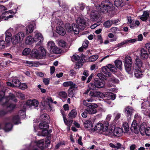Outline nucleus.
I'll return each mask as SVG.
<instances>
[{
  "mask_svg": "<svg viewBox=\"0 0 150 150\" xmlns=\"http://www.w3.org/2000/svg\"><path fill=\"white\" fill-rule=\"evenodd\" d=\"M96 7L100 13H104L112 11L114 8L113 4L108 0L103 1L100 4L96 5Z\"/></svg>",
  "mask_w": 150,
  "mask_h": 150,
  "instance_id": "1",
  "label": "nucleus"
},
{
  "mask_svg": "<svg viewBox=\"0 0 150 150\" xmlns=\"http://www.w3.org/2000/svg\"><path fill=\"white\" fill-rule=\"evenodd\" d=\"M5 88V87H3V90L0 91V103L2 105H6L7 103L10 99L15 101L17 100V99L15 98L14 96L12 94H10L9 96L4 97Z\"/></svg>",
  "mask_w": 150,
  "mask_h": 150,
  "instance_id": "2",
  "label": "nucleus"
},
{
  "mask_svg": "<svg viewBox=\"0 0 150 150\" xmlns=\"http://www.w3.org/2000/svg\"><path fill=\"white\" fill-rule=\"evenodd\" d=\"M24 37V33L22 32H20L11 37V41L13 45H16L21 42L23 40Z\"/></svg>",
  "mask_w": 150,
  "mask_h": 150,
  "instance_id": "3",
  "label": "nucleus"
},
{
  "mask_svg": "<svg viewBox=\"0 0 150 150\" xmlns=\"http://www.w3.org/2000/svg\"><path fill=\"white\" fill-rule=\"evenodd\" d=\"M145 123H143L140 126V127L138 126L137 123L135 120L133 121L131 127V130L132 132L135 134H138L139 132L144 131L146 127H145Z\"/></svg>",
  "mask_w": 150,
  "mask_h": 150,
  "instance_id": "4",
  "label": "nucleus"
},
{
  "mask_svg": "<svg viewBox=\"0 0 150 150\" xmlns=\"http://www.w3.org/2000/svg\"><path fill=\"white\" fill-rule=\"evenodd\" d=\"M105 84L104 81L100 79L95 80L94 83H90L88 84V87L89 89L96 90L97 88H103Z\"/></svg>",
  "mask_w": 150,
  "mask_h": 150,
  "instance_id": "5",
  "label": "nucleus"
},
{
  "mask_svg": "<svg viewBox=\"0 0 150 150\" xmlns=\"http://www.w3.org/2000/svg\"><path fill=\"white\" fill-rule=\"evenodd\" d=\"M132 59L131 57L128 55L125 57L124 62V65L125 70L128 74L133 73V70L132 67Z\"/></svg>",
  "mask_w": 150,
  "mask_h": 150,
  "instance_id": "6",
  "label": "nucleus"
},
{
  "mask_svg": "<svg viewBox=\"0 0 150 150\" xmlns=\"http://www.w3.org/2000/svg\"><path fill=\"white\" fill-rule=\"evenodd\" d=\"M117 69L114 65L110 64H108L106 67H104L102 68L103 74L106 77H109L111 75L110 72L108 71H109L115 72L117 71Z\"/></svg>",
  "mask_w": 150,
  "mask_h": 150,
  "instance_id": "7",
  "label": "nucleus"
},
{
  "mask_svg": "<svg viewBox=\"0 0 150 150\" xmlns=\"http://www.w3.org/2000/svg\"><path fill=\"white\" fill-rule=\"evenodd\" d=\"M76 23L79 32V29L83 30L86 26V21L82 17H79L76 19Z\"/></svg>",
  "mask_w": 150,
  "mask_h": 150,
  "instance_id": "8",
  "label": "nucleus"
},
{
  "mask_svg": "<svg viewBox=\"0 0 150 150\" xmlns=\"http://www.w3.org/2000/svg\"><path fill=\"white\" fill-rule=\"evenodd\" d=\"M65 28L68 32H71L72 31H73L75 34H79L78 28H77V25L75 23H72L71 27L69 24H66L65 25Z\"/></svg>",
  "mask_w": 150,
  "mask_h": 150,
  "instance_id": "9",
  "label": "nucleus"
},
{
  "mask_svg": "<svg viewBox=\"0 0 150 150\" xmlns=\"http://www.w3.org/2000/svg\"><path fill=\"white\" fill-rule=\"evenodd\" d=\"M98 107V105L96 103H92L91 105L86 108V110L88 112L89 114H94L97 112L96 108Z\"/></svg>",
  "mask_w": 150,
  "mask_h": 150,
  "instance_id": "10",
  "label": "nucleus"
},
{
  "mask_svg": "<svg viewBox=\"0 0 150 150\" xmlns=\"http://www.w3.org/2000/svg\"><path fill=\"white\" fill-rule=\"evenodd\" d=\"M43 37L41 33H38L35 35L33 40L36 43L37 45H39L41 44L43 41Z\"/></svg>",
  "mask_w": 150,
  "mask_h": 150,
  "instance_id": "11",
  "label": "nucleus"
},
{
  "mask_svg": "<svg viewBox=\"0 0 150 150\" xmlns=\"http://www.w3.org/2000/svg\"><path fill=\"white\" fill-rule=\"evenodd\" d=\"M143 65V63L142 61L137 57L135 59V64H133L132 69H141Z\"/></svg>",
  "mask_w": 150,
  "mask_h": 150,
  "instance_id": "12",
  "label": "nucleus"
},
{
  "mask_svg": "<svg viewBox=\"0 0 150 150\" xmlns=\"http://www.w3.org/2000/svg\"><path fill=\"white\" fill-rule=\"evenodd\" d=\"M9 14H13L14 15L15 13L11 10L5 11L2 15V19L6 20H8V19L13 17V15L11 14L9 15Z\"/></svg>",
  "mask_w": 150,
  "mask_h": 150,
  "instance_id": "13",
  "label": "nucleus"
},
{
  "mask_svg": "<svg viewBox=\"0 0 150 150\" xmlns=\"http://www.w3.org/2000/svg\"><path fill=\"white\" fill-rule=\"evenodd\" d=\"M98 97H99L101 98H103L105 97L106 96L104 94L101 93L99 92V93L98 94ZM106 95H107L106 97L108 98L107 99H109L110 100L111 99L112 100H114L115 98V94L111 93V92H107L106 94Z\"/></svg>",
  "mask_w": 150,
  "mask_h": 150,
  "instance_id": "14",
  "label": "nucleus"
},
{
  "mask_svg": "<svg viewBox=\"0 0 150 150\" xmlns=\"http://www.w3.org/2000/svg\"><path fill=\"white\" fill-rule=\"evenodd\" d=\"M109 146L111 147L117 149V150H125V146H122L120 143L118 142L114 144L110 143L109 144Z\"/></svg>",
  "mask_w": 150,
  "mask_h": 150,
  "instance_id": "15",
  "label": "nucleus"
},
{
  "mask_svg": "<svg viewBox=\"0 0 150 150\" xmlns=\"http://www.w3.org/2000/svg\"><path fill=\"white\" fill-rule=\"evenodd\" d=\"M109 125V123L107 122H105L103 124L102 131L103 132H105V134L106 135H111V133L112 132V130L108 129Z\"/></svg>",
  "mask_w": 150,
  "mask_h": 150,
  "instance_id": "16",
  "label": "nucleus"
},
{
  "mask_svg": "<svg viewBox=\"0 0 150 150\" xmlns=\"http://www.w3.org/2000/svg\"><path fill=\"white\" fill-rule=\"evenodd\" d=\"M26 104V105L29 107L33 106L36 107L38 106V102L37 100L35 99L33 100H29L27 101Z\"/></svg>",
  "mask_w": 150,
  "mask_h": 150,
  "instance_id": "17",
  "label": "nucleus"
},
{
  "mask_svg": "<svg viewBox=\"0 0 150 150\" xmlns=\"http://www.w3.org/2000/svg\"><path fill=\"white\" fill-rule=\"evenodd\" d=\"M140 57L142 59H144L148 58L149 55L146 49L142 48L140 50Z\"/></svg>",
  "mask_w": 150,
  "mask_h": 150,
  "instance_id": "18",
  "label": "nucleus"
},
{
  "mask_svg": "<svg viewBox=\"0 0 150 150\" xmlns=\"http://www.w3.org/2000/svg\"><path fill=\"white\" fill-rule=\"evenodd\" d=\"M134 111L133 108L130 106H128L125 108V113L127 117L129 118L131 117Z\"/></svg>",
  "mask_w": 150,
  "mask_h": 150,
  "instance_id": "19",
  "label": "nucleus"
},
{
  "mask_svg": "<svg viewBox=\"0 0 150 150\" xmlns=\"http://www.w3.org/2000/svg\"><path fill=\"white\" fill-rule=\"evenodd\" d=\"M112 132L113 133V134L114 135L116 136H120L123 133L122 129L119 127L115 128L113 132Z\"/></svg>",
  "mask_w": 150,
  "mask_h": 150,
  "instance_id": "20",
  "label": "nucleus"
},
{
  "mask_svg": "<svg viewBox=\"0 0 150 150\" xmlns=\"http://www.w3.org/2000/svg\"><path fill=\"white\" fill-rule=\"evenodd\" d=\"M40 51L41 52H40V54H38V52L37 50H35V52L36 54L35 57L37 59H40L41 57H43L46 55V51L43 48H41Z\"/></svg>",
  "mask_w": 150,
  "mask_h": 150,
  "instance_id": "21",
  "label": "nucleus"
},
{
  "mask_svg": "<svg viewBox=\"0 0 150 150\" xmlns=\"http://www.w3.org/2000/svg\"><path fill=\"white\" fill-rule=\"evenodd\" d=\"M44 141L43 140H40L37 144L36 147L33 150H42L43 148Z\"/></svg>",
  "mask_w": 150,
  "mask_h": 150,
  "instance_id": "22",
  "label": "nucleus"
},
{
  "mask_svg": "<svg viewBox=\"0 0 150 150\" xmlns=\"http://www.w3.org/2000/svg\"><path fill=\"white\" fill-rule=\"evenodd\" d=\"M149 13L147 11H144L142 16H139L140 19L143 21H146L149 17Z\"/></svg>",
  "mask_w": 150,
  "mask_h": 150,
  "instance_id": "23",
  "label": "nucleus"
},
{
  "mask_svg": "<svg viewBox=\"0 0 150 150\" xmlns=\"http://www.w3.org/2000/svg\"><path fill=\"white\" fill-rule=\"evenodd\" d=\"M56 31L57 33L62 36L64 35L66 33L64 29L60 25L57 27Z\"/></svg>",
  "mask_w": 150,
  "mask_h": 150,
  "instance_id": "24",
  "label": "nucleus"
},
{
  "mask_svg": "<svg viewBox=\"0 0 150 150\" xmlns=\"http://www.w3.org/2000/svg\"><path fill=\"white\" fill-rule=\"evenodd\" d=\"M133 72L134 71L135 76L137 78H140L142 77L143 74L141 69H133Z\"/></svg>",
  "mask_w": 150,
  "mask_h": 150,
  "instance_id": "25",
  "label": "nucleus"
},
{
  "mask_svg": "<svg viewBox=\"0 0 150 150\" xmlns=\"http://www.w3.org/2000/svg\"><path fill=\"white\" fill-rule=\"evenodd\" d=\"M49 115L46 114H43L40 117V120L41 121L43 122H45L48 123L49 121Z\"/></svg>",
  "mask_w": 150,
  "mask_h": 150,
  "instance_id": "26",
  "label": "nucleus"
},
{
  "mask_svg": "<svg viewBox=\"0 0 150 150\" xmlns=\"http://www.w3.org/2000/svg\"><path fill=\"white\" fill-rule=\"evenodd\" d=\"M77 114L76 111L75 110H72L68 115L69 118L71 119L75 118Z\"/></svg>",
  "mask_w": 150,
  "mask_h": 150,
  "instance_id": "27",
  "label": "nucleus"
},
{
  "mask_svg": "<svg viewBox=\"0 0 150 150\" xmlns=\"http://www.w3.org/2000/svg\"><path fill=\"white\" fill-rule=\"evenodd\" d=\"M34 28V26L32 24L28 25L26 28V33L27 34H29L33 32Z\"/></svg>",
  "mask_w": 150,
  "mask_h": 150,
  "instance_id": "28",
  "label": "nucleus"
},
{
  "mask_svg": "<svg viewBox=\"0 0 150 150\" xmlns=\"http://www.w3.org/2000/svg\"><path fill=\"white\" fill-rule=\"evenodd\" d=\"M114 4L115 6L117 8H121L124 5L122 0H115Z\"/></svg>",
  "mask_w": 150,
  "mask_h": 150,
  "instance_id": "29",
  "label": "nucleus"
},
{
  "mask_svg": "<svg viewBox=\"0 0 150 150\" xmlns=\"http://www.w3.org/2000/svg\"><path fill=\"white\" fill-rule=\"evenodd\" d=\"M12 120V122L15 124H17L21 123L19 117L18 115L14 116L13 117Z\"/></svg>",
  "mask_w": 150,
  "mask_h": 150,
  "instance_id": "30",
  "label": "nucleus"
},
{
  "mask_svg": "<svg viewBox=\"0 0 150 150\" xmlns=\"http://www.w3.org/2000/svg\"><path fill=\"white\" fill-rule=\"evenodd\" d=\"M84 126L86 128H91L93 126V125L91 121L87 120L84 122Z\"/></svg>",
  "mask_w": 150,
  "mask_h": 150,
  "instance_id": "31",
  "label": "nucleus"
},
{
  "mask_svg": "<svg viewBox=\"0 0 150 150\" xmlns=\"http://www.w3.org/2000/svg\"><path fill=\"white\" fill-rule=\"evenodd\" d=\"M122 130L123 132L127 133L129 130V127L128 123L127 122L124 123L122 125Z\"/></svg>",
  "mask_w": 150,
  "mask_h": 150,
  "instance_id": "32",
  "label": "nucleus"
},
{
  "mask_svg": "<svg viewBox=\"0 0 150 150\" xmlns=\"http://www.w3.org/2000/svg\"><path fill=\"white\" fill-rule=\"evenodd\" d=\"M96 11L95 10H93L91 11L90 15V17L93 20H95L97 18L98 16L96 13Z\"/></svg>",
  "mask_w": 150,
  "mask_h": 150,
  "instance_id": "33",
  "label": "nucleus"
},
{
  "mask_svg": "<svg viewBox=\"0 0 150 150\" xmlns=\"http://www.w3.org/2000/svg\"><path fill=\"white\" fill-rule=\"evenodd\" d=\"M47 123L43 122L40 123L39 125L40 128V129H46L48 128L49 125L47 124Z\"/></svg>",
  "mask_w": 150,
  "mask_h": 150,
  "instance_id": "34",
  "label": "nucleus"
},
{
  "mask_svg": "<svg viewBox=\"0 0 150 150\" xmlns=\"http://www.w3.org/2000/svg\"><path fill=\"white\" fill-rule=\"evenodd\" d=\"M12 127L13 125L11 123H7L4 128V129L6 132H8L11 130Z\"/></svg>",
  "mask_w": 150,
  "mask_h": 150,
  "instance_id": "35",
  "label": "nucleus"
},
{
  "mask_svg": "<svg viewBox=\"0 0 150 150\" xmlns=\"http://www.w3.org/2000/svg\"><path fill=\"white\" fill-rule=\"evenodd\" d=\"M55 46L54 42L52 41H49L47 43V47L48 49L51 51V50Z\"/></svg>",
  "mask_w": 150,
  "mask_h": 150,
  "instance_id": "36",
  "label": "nucleus"
},
{
  "mask_svg": "<svg viewBox=\"0 0 150 150\" xmlns=\"http://www.w3.org/2000/svg\"><path fill=\"white\" fill-rule=\"evenodd\" d=\"M115 64L116 67L120 69H122V62L120 60H116L115 62Z\"/></svg>",
  "mask_w": 150,
  "mask_h": 150,
  "instance_id": "37",
  "label": "nucleus"
},
{
  "mask_svg": "<svg viewBox=\"0 0 150 150\" xmlns=\"http://www.w3.org/2000/svg\"><path fill=\"white\" fill-rule=\"evenodd\" d=\"M112 24V21L108 20L104 22L103 25L105 28H108L110 27Z\"/></svg>",
  "mask_w": 150,
  "mask_h": 150,
  "instance_id": "38",
  "label": "nucleus"
},
{
  "mask_svg": "<svg viewBox=\"0 0 150 150\" xmlns=\"http://www.w3.org/2000/svg\"><path fill=\"white\" fill-rule=\"evenodd\" d=\"M12 82L13 85V87H18L21 83L20 81L16 78H13L12 80Z\"/></svg>",
  "mask_w": 150,
  "mask_h": 150,
  "instance_id": "39",
  "label": "nucleus"
},
{
  "mask_svg": "<svg viewBox=\"0 0 150 150\" xmlns=\"http://www.w3.org/2000/svg\"><path fill=\"white\" fill-rule=\"evenodd\" d=\"M59 46L65 48L67 47V44L66 42L62 40H60L58 43Z\"/></svg>",
  "mask_w": 150,
  "mask_h": 150,
  "instance_id": "40",
  "label": "nucleus"
},
{
  "mask_svg": "<svg viewBox=\"0 0 150 150\" xmlns=\"http://www.w3.org/2000/svg\"><path fill=\"white\" fill-rule=\"evenodd\" d=\"M51 51L52 52L55 54H59L61 52L62 50L59 49L57 47L55 46L54 47H53V48L51 50Z\"/></svg>",
  "mask_w": 150,
  "mask_h": 150,
  "instance_id": "41",
  "label": "nucleus"
},
{
  "mask_svg": "<svg viewBox=\"0 0 150 150\" xmlns=\"http://www.w3.org/2000/svg\"><path fill=\"white\" fill-rule=\"evenodd\" d=\"M15 107V105L13 104H10L7 107L6 111L8 112H11L13 110Z\"/></svg>",
  "mask_w": 150,
  "mask_h": 150,
  "instance_id": "42",
  "label": "nucleus"
},
{
  "mask_svg": "<svg viewBox=\"0 0 150 150\" xmlns=\"http://www.w3.org/2000/svg\"><path fill=\"white\" fill-rule=\"evenodd\" d=\"M99 93V92L91 91L90 92L89 95L92 97H98V94Z\"/></svg>",
  "mask_w": 150,
  "mask_h": 150,
  "instance_id": "43",
  "label": "nucleus"
},
{
  "mask_svg": "<svg viewBox=\"0 0 150 150\" xmlns=\"http://www.w3.org/2000/svg\"><path fill=\"white\" fill-rule=\"evenodd\" d=\"M83 74L84 75L81 77V79L83 81H84L86 79V77L89 75L88 71L86 70L83 72Z\"/></svg>",
  "mask_w": 150,
  "mask_h": 150,
  "instance_id": "44",
  "label": "nucleus"
},
{
  "mask_svg": "<svg viewBox=\"0 0 150 150\" xmlns=\"http://www.w3.org/2000/svg\"><path fill=\"white\" fill-rule=\"evenodd\" d=\"M103 124L102 123H99L95 126V129L98 131H100L102 130V127Z\"/></svg>",
  "mask_w": 150,
  "mask_h": 150,
  "instance_id": "45",
  "label": "nucleus"
},
{
  "mask_svg": "<svg viewBox=\"0 0 150 150\" xmlns=\"http://www.w3.org/2000/svg\"><path fill=\"white\" fill-rule=\"evenodd\" d=\"M98 56L97 55H95L91 56L89 58L90 62H94L96 61L98 58Z\"/></svg>",
  "mask_w": 150,
  "mask_h": 150,
  "instance_id": "46",
  "label": "nucleus"
},
{
  "mask_svg": "<svg viewBox=\"0 0 150 150\" xmlns=\"http://www.w3.org/2000/svg\"><path fill=\"white\" fill-rule=\"evenodd\" d=\"M18 115H19L21 118L23 119L26 116L25 112L23 110H20L18 112Z\"/></svg>",
  "mask_w": 150,
  "mask_h": 150,
  "instance_id": "47",
  "label": "nucleus"
},
{
  "mask_svg": "<svg viewBox=\"0 0 150 150\" xmlns=\"http://www.w3.org/2000/svg\"><path fill=\"white\" fill-rule=\"evenodd\" d=\"M30 49L29 48H25L23 52V54L24 55H27L30 52Z\"/></svg>",
  "mask_w": 150,
  "mask_h": 150,
  "instance_id": "48",
  "label": "nucleus"
},
{
  "mask_svg": "<svg viewBox=\"0 0 150 150\" xmlns=\"http://www.w3.org/2000/svg\"><path fill=\"white\" fill-rule=\"evenodd\" d=\"M80 57L77 55H73L71 57V59L73 62L78 61L80 59Z\"/></svg>",
  "mask_w": 150,
  "mask_h": 150,
  "instance_id": "49",
  "label": "nucleus"
},
{
  "mask_svg": "<svg viewBox=\"0 0 150 150\" xmlns=\"http://www.w3.org/2000/svg\"><path fill=\"white\" fill-rule=\"evenodd\" d=\"M33 40V38L30 36L27 37L26 39L25 43L27 44H29L31 43Z\"/></svg>",
  "mask_w": 150,
  "mask_h": 150,
  "instance_id": "50",
  "label": "nucleus"
},
{
  "mask_svg": "<svg viewBox=\"0 0 150 150\" xmlns=\"http://www.w3.org/2000/svg\"><path fill=\"white\" fill-rule=\"evenodd\" d=\"M59 96L63 98H66L67 96V93L65 91H62L59 92Z\"/></svg>",
  "mask_w": 150,
  "mask_h": 150,
  "instance_id": "51",
  "label": "nucleus"
},
{
  "mask_svg": "<svg viewBox=\"0 0 150 150\" xmlns=\"http://www.w3.org/2000/svg\"><path fill=\"white\" fill-rule=\"evenodd\" d=\"M20 89L24 90L27 88L28 87L27 85L25 83H20V85L18 86Z\"/></svg>",
  "mask_w": 150,
  "mask_h": 150,
  "instance_id": "52",
  "label": "nucleus"
},
{
  "mask_svg": "<svg viewBox=\"0 0 150 150\" xmlns=\"http://www.w3.org/2000/svg\"><path fill=\"white\" fill-rule=\"evenodd\" d=\"M77 85L74 83L73 82L71 81V83L70 84V88L69 89L70 90L71 89H75L77 88Z\"/></svg>",
  "mask_w": 150,
  "mask_h": 150,
  "instance_id": "53",
  "label": "nucleus"
},
{
  "mask_svg": "<svg viewBox=\"0 0 150 150\" xmlns=\"http://www.w3.org/2000/svg\"><path fill=\"white\" fill-rule=\"evenodd\" d=\"M8 113L6 110H0V117H3L6 115Z\"/></svg>",
  "mask_w": 150,
  "mask_h": 150,
  "instance_id": "54",
  "label": "nucleus"
},
{
  "mask_svg": "<svg viewBox=\"0 0 150 150\" xmlns=\"http://www.w3.org/2000/svg\"><path fill=\"white\" fill-rule=\"evenodd\" d=\"M5 47V41L2 40L0 41V49H4Z\"/></svg>",
  "mask_w": 150,
  "mask_h": 150,
  "instance_id": "55",
  "label": "nucleus"
},
{
  "mask_svg": "<svg viewBox=\"0 0 150 150\" xmlns=\"http://www.w3.org/2000/svg\"><path fill=\"white\" fill-rule=\"evenodd\" d=\"M137 40L136 39H128L125 40V42L126 44L131 43L134 42Z\"/></svg>",
  "mask_w": 150,
  "mask_h": 150,
  "instance_id": "56",
  "label": "nucleus"
},
{
  "mask_svg": "<svg viewBox=\"0 0 150 150\" xmlns=\"http://www.w3.org/2000/svg\"><path fill=\"white\" fill-rule=\"evenodd\" d=\"M42 80L43 82L45 85H47L49 84L50 81V79L43 78Z\"/></svg>",
  "mask_w": 150,
  "mask_h": 150,
  "instance_id": "57",
  "label": "nucleus"
},
{
  "mask_svg": "<svg viewBox=\"0 0 150 150\" xmlns=\"http://www.w3.org/2000/svg\"><path fill=\"white\" fill-rule=\"evenodd\" d=\"M78 7L79 8L80 10H83L85 8V5L83 3H79L78 4Z\"/></svg>",
  "mask_w": 150,
  "mask_h": 150,
  "instance_id": "58",
  "label": "nucleus"
},
{
  "mask_svg": "<svg viewBox=\"0 0 150 150\" xmlns=\"http://www.w3.org/2000/svg\"><path fill=\"white\" fill-rule=\"evenodd\" d=\"M88 40H85L83 43L82 47L86 49L88 46Z\"/></svg>",
  "mask_w": 150,
  "mask_h": 150,
  "instance_id": "59",
  "label": "nucleus"
},
{
  "mask_svg": "<svg viewBox=\"0 0 150 150\" xmlns=\"http://www.w3.org/2000/svg\"><path fill=\"white\" fill-rule=\"evenodd\" d=\"M71 81H68L65 82L62 84V85L64 87H68L70 86Z\"/></svg>",
  "mask_w": 150,
  "mask_h": 150,
  "instance_id": "60",
  "label": "nucleus"
},
{
  "mask_svg": "<svg viewBox=\"0 0 150 150\" xmlns=\"http://www.w3.org/2000/svg\"><path fill=\"white\" fill-rule=\"evenodd\" d=\"M83 62H82L80 60H79L77 61L76 63V65L78 67V68H79L81 67L82 65Z\"/></svg>",
  "mask_w": 150,
  "mask_h": 150,
  "instance_id": "61",
  "label": "nucleus"
},
{
  "mask_svg": "<svg viewBox=\"0 0 150 150\" xmlns=\"http://www.w3.org/2000/svg\"><path fill=\"white\" fill-rule=\"evenodd\" d=\"M146 135L147 136L150 135V127H146V129L144 131Z\"/></svg>",
  "mask_w": 150,
  "mask_h": 150,
  "instance_id": "62",
  "label": "nucleus"
},
{
  "mask_svg": "<svg viewBox=\"0 0 150 150\" xmlns=\"http://www.w3.org/2000/svg\"><path fill=\"white\" fill-rule=\"evenodd\" d=\"M49 133L47 129H45L42 130V136H46Z\"/></svg>",
  "mask_w": 150,
  "mask_h": 150,
  "instance_id": "63",
  "label": "nucleus"
},
{
  "mask_svg": "<svg viewBox=\"0 0 150 150\" xmlns=\"http://www.w3.org/2000/svg\"><path fill=\"white\" fill-rule=\"evenodd\" d=\"M88 113V112L86 110V109L85 111L82 113L81 116L83 117L86 118L87 116Z\"/></svg>",
  "mask_w": 150,
  "mask_h": 150,
  "instance_id": "64",
  "label": "nucleus"
}]
</instances>
